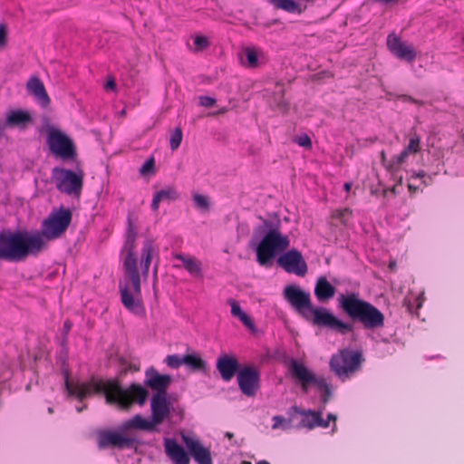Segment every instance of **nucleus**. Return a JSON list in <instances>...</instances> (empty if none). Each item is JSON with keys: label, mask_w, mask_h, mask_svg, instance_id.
<instances>
[{"label": "nucleus", "mask_w": 464, "mask_h": 464, "mask_svg": "<svg viewBox=\"0 0 464 464\" xmlns=\"http://www.w3.org/2000/svg\"><path fill=\"white\" fill-rule=\"evenodd\" d=\"M86 408H87V406H86V405H82V406L77 407V408H76V411H77L78 412H82V411L84 409H86Z\"/></svg>", "instance_id": "nucleus-53"}, {"label": "nucleus", "mask_w": 464, "mask_h": 464, "mask_svg": "<svg viewBox=\"0 0 464 464\" xmlns=\"http://www.w3.org/2000/svg\"><path fill=\"white\" fill-rule=\"evenodd\" d=\"M6 42V31L5 27H0V46H4Z\"/></svg>", "instance_id": "nucleus-46"}, {"label": "nucleus", "mask_w": 464, "mask_h": 464, "mask_svg": "<svg viewBox=\"0 0 464 464\" xmlns=\"http://www.w3.org/2000/svg\"><path fill=\"white\" fill-rule=\"evenodd\" d=\"M164 450L172 464H190L189 454L174 439H164Z\"/></svg>", "instance_id": "nucleus-18"}, {"label": "nucleus", "mask_w": 464, "mask_h": 464, "mask_svg": "<svg viewBox=\"0 0 464 464\" xmlns=\"http://www.w3.org/2000/svg\"><path fill=\"white\" fill-rule=\"evenodd\" d=\"M145 376V384L155 391L156 394L167 395L168 388L172 382L170 375L160 374L155 368L150 367L146 371Z\"/></svg>", "instance_id": "nucleus-16"}, {"label": "nucleus", "mask_w": 464, "mask_h": 464, "mask_svg": "<svg viewBox=\"0 0 464 464\" xmlns=\"http://www.w3.org/2000/svg\"><path fill=\"white\" fill-rule=\"evenodd\" d=\"M156 426L157 425L154 424V421L152 420H149L140 414L135 415L126 423L127 428H133L147 431L154 430L156 429Z\"/></svg>", "instance_id": "nucleus-32"}, {"label": "nucleus", "mask_w": 464, "mask_h": 464, "mask_svg": "<svg viewBox=\"0 0 464 464\" xmlns=\"http://www.w3.org/2000/svg\"><path fill=\"white\" fill-rule=\"evenodd\" d=\"M288 370L292 378L300 383L304 393L308 392L310 385L313 384L320 391L323 403L326 404L328 402L332 391L325 378L317 377L303 362L295 359L290 361Z\"/></svg>", "instance_id": "nucleus-6"}, {"label": "nucleus", "mask_w": 464, "mask_h": 464, "mask_svg": "<svg viewBox=\"0 0 464 464\" xmlns=\"http://www.w3.org/2000/svg\"><path fill=\"white\" fill-rule=\"evenodd\" d=\"M72 221V212L68 208H60L56 213L48 217L42 227L44 240H52L61 237L68 228Z\"/></svg>", "instance_id": "nucleus-11"}, {"label": "nucleus", "mask_w": 464, "mask_h": 464, "mask_svg": "<svg viewBox=\"0 0 464 464\" xmlns=\"http://www.w3.org/2000/svg\"><path fill=\"white\" fill-rule=\"evenodd\" d=\"M390 191H391L392 193L395 194V187L391 188H390Z\"/></svg>", "instance_id": "nucleus-60"}, {"label": "nucleus", "mask_w": 464, "mask_h": 464, "mask_svg": "<svg viewBox=\"0 0 464 464\" xmlns=\"http://www.w3.org/2000/svg\"><path fill=\"white\" fill-rule=\"evenodd\" d=\"M340 308L353 320L361 323L365 329H377L384 325V314L372 304L361 299L358 294L342 295Z\"/></svg>", "instance_id": "nucleus-4"}, {"label": "nucleus", "mask_w": 464, "mask_h": 464, "mask_svg": "<svg viewBox=\"0 0 464 464\" xmlns=\"http://www.w3.org/2000/svg\"><path fill=\"white\" fill-rule=\"evenodd\" d=\"M372 3H379L385 6H392L400 3H405L407 0H371Z\"/></svg>", "instance_id": "nucleus-45"}, {"label": "nucleus", "mask_w": 464, "mask_h": 464, "mask_svg": "<svg viewBox=\"0 0 464 464\" xmlns=\"http://www.w3.org/2000/svg\"><path fill=\"white\" fill-rule=\"evenodd\" d=\"M408 188L411 192H416L418 190V188L413 186L412 184H409Z\"/></svg>", "instance_id": "nucleus-52"}, {"label": "nucleus", "mask_w": 464, "mask_h": 464, "mask_svg": "<svg viewBox=\"0 0 464 464\" xmlns=\"http://www.w3.org/2000/svg\"><path fill=\"white\" fill-rule=\"evenodd\" d=\"M408 100L411 101L413 103H416V104H420L421 103L420 102H419V101H417V100H415V99H413L411 97H408Z\"/></svg>", "instance_id": "nucleus-54"}, {"label": "nucleus", "mask_w": 464, "mask_h": 464, "mask_svg": "<svg viewBox=\"0 0 464 464\" xmlns=\"http://www.w3.org/2000/svg\"><path fill=\"white\" fill-rule=\"evenodd\" d=\"M155 169V160L153 157H150L149 160L145 161L142 165L140 172L141 175H147L150 172H153Z\"/></svg>", "instance_id": "nucleus-41"}, {"label": "nucleus", "mask_w": 464, "mask_h": 464, "mask_svg": "<svg viewBox=\"0 0 464 464\" xmlns=\"http://www.w3.org/2000/svg\"><path fill=\"white\" fill-rule=\"evenodd\" d=\"M154 270H155V273H157V270H158V266H155Z\"/></svg>", "instance_id": "nucleus-64"}, {"label": "nucleus", "mask_w": 464, "mask_h": 464, "mask_svg": "<svg viewBox=\"0 0 464 464\" xmlns=\"http://www.w3.org/2000/svg\"><path fill=\"white\" fill-rule=\"evenodd\" d=\"M296 414L302 416L299 427L306 428L308 430H313L316 427L317 420H319V411H314L312 410H302L297 406H292L288 410V415L291 417H295Z\"/></svg>", "instance_id": "nucleus-24"}, {"label": "nucleus", "mask_w": 464, "mask_h": 464, "mask_svg": "<svg viewBox=\"0 0 464 464\" xmlns=\"http://www.w3.org/2000/svg\"><path fill=\"white\" fill-rule=\"evenodd\" d=\"M352 216V210L350 208L337 209L334 212L333 217L340 219L343 223L346 222V218Z\"/></svg>", "instance_id": "nucleus-42"}, {"label": "nucleus", "mask_w": 464, "mask_h": 464, "mask_svg": "<svg viewBox=\"0 0 464 464\" xmlns=\"http://www.w3.org/2000/svg\"><path fill=\"white\" fill-rule=\"evenodd\" d=\"M336 420H337V416L334 413H329L327 415V420H324L322 418V412L319 411V420H317L316 427H321V428L326 429L329 427L330 421L332 420L334 422L333 431L334 432L337 429L336 423H335Z\"/></svg>", "instance_id": "nucleus-36"}, {"label": "nucleus", "mask_w": 464, "mask_h": 464, "mask_svg": "<svg viewBox=\"0 0 464 464\" xmlns=\"http://www.w3.org/2000/svg\"><path fill=\"white\" fill-rule=\"evenodd\" d=\"M115 87H116V83H115L114 79L109 80L105 85V88L108 90H114Z\"/></svg>", "instance_id": "nucleus-48"}, {"label": "nucleus", "mask_w": 464, "mask_h": 464, "mask_svg": "<svg viewBox=\"0 0 464 464\" xmlns=\"http://www.w3.org/2000/svg\"><path fill=\"white\" fill-rule=\"evenodd\" d=\"M381 160H382V163L383 164V166L386 168V165L391 161L390 160H387V158H386V153L384 150H382L381 152Z\"/></svg>", "instance_id": "nucleus-49"}, {"label": "nucleus", "mask_w": 464, "mask_h": 464, "mask_svg": "<svg viewBox=\"0 0 464 464\" xmlns=\"http://www.w3.org/2000/svg\"><path fill=\"white\" fill-rule=\"evenodd\" d=\"M246 56L248 68H256L258 66V53L256 50L253 48H247L246 50Z\"/></svg>", "instance_id": "nucleus-37"}, {"label": "nucleus", "mask_w": 464, "mask_h": 464, "mask_svg": "<svg viewBox=\"0 0 464 464\" xmlns=\"http://www.w3.org/2000/svg\"><path fill=\"white\" fill-rule=\"evenodd\" d=\"M362 361L361 352L343 349L332 356L330 367L340 379L345 381L360 369Z\"/></svg>", "instance_id": "nucleus-8"}, {"label": "nucleus", "mask_w": 464, "mask_h": 464, "mask_svg": "<svg viewBox=\"0 0 464 464\" xmlns=\"http://www.w3.org/2000/svg\"><path fill=\"white\" fill-rule=\"evenodd\" d=\"M233 436H234V434H233V433H231V432H227V433H226V437H227V438H228V439H232V438H233Z\"/></svg>", "instance_id": "nucleus-57"}, {"label": "nucleus", "mask_w": 464, "mask_h": 464, "mask_svg": "<svg viewBox=\"0 0 464 464\" xmlns=\"http://www.w3.org/2000/svg\"><path fill=\"white\" fill-rule=\"evenodd\" d=\"M194 44L198 50H204L209 46V42L207 37L203 35H197L194 38Z\"/></svg>", "instance_id": "nucleus-43"}, {"label": "nucleus", "mask_w": 464, "mask_h": 464, "mask_svg": "<svg viewBox=\"0 0 464 464\" xmlns=\"http://www.w3.org/2000/svg\"><path fill=\"white\" fill-rule=\"evenodd\" d=\"M283 295L285 301L306 321L315 326L324 327L341 334L353 332L351 324L338 319L332 312L324 307L314 306L311 295L299 285H288L285 287Z\"/></svg>", "instance_id": "nucleus-2"}, {"label": "nucleus", "mask_w": 464, "mask_h": 464, "mask_svg": "<svg viewBox=\"0 0 464 464\" xmlns=\"http://www.w3.org/2000/svg\"><path fill=\"white\" fill-rule=\"evenodd\" d=\"M53 412V409L52 407L48 408V413L52 414Z\"/></svg>", "instance_id": "nucleus-59"}, {"label": "nucleus", "mask_w": 464, "mask_h": 464, "mask_svg": "<svg viewBox=\"0 0 464 464\" xmlns=\"http://www.w3.org/2000/svg\"><path fill=\"white\" fill-rule=\"evenodd\" d=\"M237 382L242 393L253 397L260 388V372L254 366H245L237 372Z\"/></svg>", "instance_id": "nucleus-13"}, {"label": "nucleus", "mask_w": 464, "mask_h": 464, "mask_svg": "<svg viewBox=\"0 0 464 464\" xmlns=\"http://www.w3.org/2000/svg\"><path fill=\"white\" fill-rule=\"evenodd\" d=\"M132 440L117 432L102 430L98 433V446L100 449L108 447L124 448L130 447Z\"/></svg>", "instance_id": "nucleus-19"}, {"label": "nucleus", "mask_w": 464, "mask_h": 464, "mask_svg": "<svg viewBox=\"0 0 464 464\" xmlns=\"http://www.w3.org/2000/svg\"><path fill=\"white\" fill-rule=\"evenodd\" d=\"M53 178L60 192L77 198L81 196L84 178L82 171L74 172L67 169L54 168Z\"/></svg>", "instance_id": "nucleus-9"}, {"label": "nucleus", "mask_w": 464, "mask_h": 464, "mask_svg": "<svg viewBox=\"0 0 464 464\" xmlns=\"http://www.w3.org/2000/svg\"><path fill=\"white\" fill-rule=\"evenodd\" d=\"M352 186H353L352 182H346L343 185V188L345 191L349 192L352 188Z\"/></svg>", "instance_id": "nucleus-51"}, {"label": "nucleus", "mask_w": 464, "mask_h": 464, "mask_svg": "<svg viewBox=\"0 0 464 464\" xmlns=\"http://www.w3.org/2000/svg\"><path fill=\"white\" fill-rule=\"evenodd\" d=\"M335 295V287L324 276L317 279L314 286V295L319 302H327Z\"/></svg>", "instance_id": "nucleus-27"}, {"label": "nucleus", "mask_w": 464, "mask_h": 464, "mask_svg": "<svg viewBox=\"0 0 464 464\" xmlns=\"http://www.w3.org/2000/svg\"><path fill=\"white\" fill-rule=\"evenodd\" d=\"M154 251L155 249L153 239L146 238L142 245L140 261L141 274L145 278L148 277Z\"/></svg>", "instance_id": "nucleus-26"}, {"label": "nucleus", "mask_w": 464, "mask_h": 464, "mask_svg": "<svg viewBox=\"0 0 464 464\" xmlns=\"http://www.w3.org/2000/svg\"><path fill=\"white\" fill-rule=\"evenodd\" d=\"M295 142H296L300 147H303L305 149L312 148V140L307 134H302V135L297 136L295 139Z\"/></svg>", "instance_id": "nucleus-40"}, {"label": "nucleus", "mask_w": 464, "mask_h": 464, "mask_svg": "<svg viewBox=\"0 0 464 464\" xmlns=\"http://www.w3.org/2000/svg\"><path fill=\"white\" fill-rule=\"evenodd\" d=\"M228 304L231 306V314L233 316L237 317L248 328H252L254 326L251 318L241 309L239 304L236 300L229 299Z\"/></svg>", "instance_id": "nucleus-33"}, {"label": "nucleus", "mask_w": 464, "mask_h": 464, "mask_svg": "<svg viewBox=\"0 0 464 464\" xmlns=\"http://www.w3.org/2000/svg\"><path fill=\"white\" fill-rule=\"evenodd\" d=\"M167 365L173 369H178L184 364L183 356L179 354L168 355L165 359Z\"/></svg>", "instance_id": "nucleus-39"}, {"label": "nucleus", "mask_w": 464, "mask_h": 464, "mask_svg": "<svg viewBox=\"0 0 464 464\" xmlns=\"http://www.w3.org/2000/svg\"><path fill=\"white\" fill-rule=\"evenodd\" d=\"M422 182L424 183L425 186L428 185V182L425 179H423Z\"/></svg>", "instance_id": "nucleus-62"}, {"label": "nucleus", "mask_w": 464, "mask_h": 464, "mask_svg": "<svg viewBox=\"0 0 464 464\" xmlns=\"http://www.w3.org/2000/svg\"><path fill=\"white\" fill-rule=\"evenodd\" d=\"M193 200L198 208L202 210H208L210 207L209 199L207 196L195 194L193 196Z\"/></svg>", "instance_id": "nucleus-38"}, {"label": "nucleus", "mask_w": 464, "mask_h": 464, "mask_svg": "<svg viewBox=\"0 0 464 464\" xmlns=\"http://www.w3.org/2000/svg\"><path fill=\"white\" fill-rule=\"evenodd\" d=\"M240 464H251V462L247 460H243Z\"/></svg>", "instance_id": "nucleus-61"}, {"label": "nucleus", "mask_w": 464, "mask_h": 464, "mask_svg": "<svg viewBox=\"0 0 464 464\" xmlns=\"http://www.w3.org/2000/svg\"><path fill=\"white\" fill-rule=\"evenodd\" d=\"M387 46L392 53L401 60L412 62L416 53L411 44L402 42L398 36L390 34L387 38Z\"/></svg>", "instance_id": "nucleus-17"}, {"label": "nucleus", "mask_w": 464, "mask_h": 464, "mask_svg": "<svg viewBox=\"0 0 464 464\" xmlns=\"http://www.w3.org/2000/svg\"><path fill=\"white\" fill-rule=\"evenodd\" d=\"M227 111V108H222V109H220V110L218 111V114H224V113H226Z\"/></svg>", "instance_id": "nucleus-55"}, {"label": "nucleus", "mask_w": 464, "mask_h": 464, "mask_svg": "<svg viewBox=\"0 0 464 464\" xmlns=\"http://www.w3.org/2000/svg\"><path fill=\"white\" fill-rule=\"evenodd\" d=\"M275 9L283 10L289 14H302L306 5H302L299 2L295 0H268Z\"/></svg>", "instance_id": "nucleus-30"}, {"label": "nucleus", "mask_w": 464, "mask_h": 464, "mask_svg": "<svg viewBox=\"0 0 464 464\" xmlns=\"http://www.w3.org/2000/svg\"><path fill=\"white\" fill-rule=\"evenodd\" d=\"M120 292L121 302L128 310H130L131 313L135 314H142L144 313L145 310L141 301L139 298L135 297L140 296V294H131L127 285H125L124 286L121 285ZM133 292L135 291L133 290Z\"/></svg>", "instance_id": "nucleus-22"}, {"label": "nucleus", "mask_w": 464, "mask_h": 464, "mask_svg": "<svg viewBox=\"0 0 464 464\" xmlns=\"http://www.w3.org/2000/svg\"><path fill=\"white\" fill-rule=\"evenodd\" d=\"M290 246V239L278 228L270 229L261 239L256 248V259L260 266H267L275 256L285 251Z\"/></svg>", "instance_id": "nucleus-7"}, {"label": "nucleus", "mask_w": 464, "mask_h": 464, "mask_svg": "<svg viewBox=\"0 0 464 464\" xmlns=\"http://www.w3.org/2000/svg\"><path fill=\"white\" fill-rule=\"evenodd\" d=\"M72 327V323L70 320H66L63 323V330H64L65 334H67L71 331Z\"/></svg>", "instance_id": "nucleus-47"}, {"label": "nucleus", "mask_w": 464, "mask_h": 464, "mask_svg": "<svg viewBox=\"0 0 464 464\" xmlns=\"http://www.w3.org/2000/svg\"><path fill=\"white\" fill-rule=\"evenodd\" d=\"M167 395L154 394L151 399V412L154 424L162 423L164 419L169 414Z\"/></svg>", "instance_id": "nucleus-21"}, {"label": "nucleus", "mask_w": 464, "mask_h": 464, "mask_svg": "<svg viewBox=\"0 0 464 464\" xmlns=\"http://www.w3.org/2000/svg\"><path fill=\"white\" fill-rule=\"evenodd\" d=\"M68 393L75 396L80 401L92 394H104L106 403L116 405L120 410L128 411L133 403L143 405L148 396V391L140 384L133 383L123 390L119 382L92 378L89 382L72 383L68 379L65 382Z\"/></svg>", "instance_id": "nucleus-1"}, {"label": "nucleus", "mask_w": 464, "mask_h": 464, "mask_svg": "<svg viewBox=\"0 0 464 464\" xmlns=\"http://www.w3.org/2000/svg\"><path fill=\"white\" fill-rule=\"evenodd\" d=\"M33 122L32 116L26 111H11L5 119V124L12 128L25 129Z\"/></svg>", "instance_id": "nucleus-25"}, {"label": "nucleus", "mask_w": 464, "mask_h": 464, "mask_svg": "<svg viewBox=\"0 0 464 464\" xmlns=\"http://www.w3.org/2000/svg\"><path fill=\"white\" fill-rule=\"evenodd\" d=\"M386 193H387V190H386V189H384V190H383V195L385 196V195H386Z\"/></svg>", "instance_id": "nucleus-63"}, {"label": "nucleus", "mask_w": 464, "mask_h": 464, "mask_svg": "<svg viewBox=\"0 0 464 464\" xmlns=\"http://www.w3.org/2000/svg\"><path fill=\"white\" fill-rule=\"evenodd\" d=\"M411 178L425 179L426 173L424 171H420V172L414 173Z\"/></svg>", "instance_id": "nucleus-50"}, {"label": "nucleus", "mask_w": 464, "mask_h": 464, "mask_svg": "<svg viewBox=\"0 0 464 464\" xmlns=\"http://www.w3.org/2000/svg\"><path fill=\"white\" fill-rule=\"evenodd\" d=\"M295 417H291L289 415V418L286 419L281 415H276L273 417L272 420H273V425H272V429L273 430H278V429H282V430H288L292 427V422L294 420Z\"/></svg>", "instance_id": "nucleus-34"}, {"label": "nucleus", "mask_w": 464, "mask_h": 464, "mask_svg": "<svg viewBox=\"0 0 464 464\" xmlns=\"http://www.w3.org/2000/svg\"><path fill=\"white\" fill-rule=\"evenodd\" d=\"M420 150V138L417 133H413L410 137L409 144L397 156L391 159L386 165V169L392 174H397L401 166L407 161L410 154H416Z\"/></svg>", "instance_id": "nucleus-15"}, {"label": "nucleus", "mask_w": 464, "mask_h": 464, "mask_svg": "<svg viewBox=\"0 0 464 464\" xmlns=\"http://www.w3.org/2000/svg\"><path fill=\"white\" fill-rule=\"evenodd\" d=\"M277 265L285 272L304 276L307 273V264L302 253L297 249H290L277 258Z\"/></svg>", "instance_id": "nucleus-12"}, {"label": "nucleus", "mask_w": 464, "mask_h": 464, "mask_svg": "<svg viewBox=\"0 0 464 464\" xmlns=\"http://www.w3.org/2000/svg\"><path fill=\"white\" fill-rule=\"evenodd\" d=\"M27 91L32 94L42 106L46 107L50 103L49 95L44 82L37 76L31 77L26 84Z\"/></svg>", "instance_id": "nucleus-23"}, {"label": "nucleus", "mask_w": 464, "mask_h": 464, "mask_svg": "<svg viewBox=\"0 0 464 464\" xmlns=\"http://www.w3.org/2000/svg\"><path fill=\"white\" fill-rule=\"evenodd\" d=\"M127 222L126 240L122 250L125 253L123 267L126 278L131 283L135 293L140 295L141 294L140 276L138 270V260L135 256L137 231L132 215L128 216Z\"/></svg>", "instance_id": "nucleus-5"}, {"label": "nucleus", "mask_w": 464, "mask_h": 464, "mask_svg": "<svg viewBox=\"0 0 464 464\" xmlns=\"http://www.w3.org/2000/svg\"><path fill=\"white\" fill-rule=\"evenodd\" d=\"M216 103V100L214 98L208 96H200L199 97V104L206 108H210Z\"/></svg>", "instance_id": "nucleus-44"}, {"label": "nucleus", "mask_w": 464, "mask_h": 464, "mask_svg": "<svg viewBox=\"0 0 464 464\" xmlns=\"http://www.w3.org/2000/svg\"><path fill=\"white\" fill-rule=\"evenodd\" d=\"M174 258L182 262L184 268L193 276H202V264L201 262L191 256H185L183 254H176Z\"/></svg>", "instance_id": "nucleus-29"}, {"label": "nucleus", "mask_w": 464, "mask_h": 464, "mask_svg": "<svg viewBox=\"0 0 464 464\" xmlns=\"http://www.w3.org/2000/svg\"><path fill=\"white\" fill-rule=\"evenodd\" d=\"M184 365L189 370L198 372H206L207 362L197 353H188L183 355Z\"/></svg>", "instance_id": "nucleus-31"}, {"label": "nucleus", "mask_w": 464, "mask_h": 464, "mask_svg": "<svg viewBox=\"0 0 464 464\" xmlns=\"http://www.w3.org/2000/svg\"><path fill=\"white\" fill-rule=\"evenodd\" d=\"M47 144L51 152L63 160H74L77 156L72 140L62 130L51 127L47 131Z\"/></svg>", "instance_id": "nucleus-10"}, {"label": "nucleus", "mask_w": 464, "mask_h": 464, "mask_svg": "<svg viewBox=\"0 0 464 464\" xmlns=\"http://www.w3.org/2000/svg\"><path fill=\"white\" fill-rule=\"evenodd\" d=\"M9 376H11V372H9V370L7 369V370L5 371V374L4 378H5V379H6V378H8Z\"/></svg>", "instance_id": "nucleus-56"}, {"label": "nucleus", "mask_w": 464, "mask_h": 464, "mask_svg": "<svg viewBox=\"0 0 464 464\" xmlns=\"http://www.w3.org/2000/svg\"><path fill=\"white\" fill-rule=\"evenodd\" d=\"M257 464H270V463L267 462L266 460H261Z\"/></svg>", "instance_id": "nucleus-58"}, {"label": "nucleus", "mask_w": 464, "mask_h": 464, "mask_svg": "<svg viewBox=\"0 0 464 464\" xmlns=\"http://www.w3.org/2000/svg\"><path fill=\"white\" fill-rule=\"evenodd\" d=\"M45 246L40 232L2 231L0 233V258L9 262H19L29 256H36Z\"/></svg>", "instance_id": "nucleus-3"}, {"label": "nucleus", "mask_w": 464, "mask_h": 464, "mask_svg": "<svg viewBox=\"0 0 464 464\" xmlns=\"http://www.w3.org/2000/svg\"><path fill=\"white\" fill-rule=\"evenodd\" d=\"M183 139L182 130L180 128H176L174 131L171 133L169 140V146L172 150H176L181 144Z\"/></svg>", "instance_id": "nucleus-35"}, {"label": "nucleus", "mask_w": 464, "mask_h": 464, "mask_svg": "<svg viewBox=\"0 0 464 464\" xmlns=\"http://www.w3.org/2000/svg\"><path fill=\"white\" fill-rule=\"evenodd\" d=\"M238 367V361L233 356L223 355L217 362V369L225 382H229L233 379L239 371Z\"/></svg>", "instance_id": "nucleus-20"}, {"label": "nucleus", "mask_w": 464, "mask_h": 464, "mask_svg": "<svg viewBox=\"0 0 464 464\" xmlns=\"http://www.w3.org/2000/svg\"><path fill=\"white\" fill-rule=\"evenodd\" d=\"M179 198V193L177 188L172 186L166 187L165 188L156 192L153 196L151 202V208L157 211L160 208V204L162 201H175Z\"/></svg>", "instance_id": "nucleus-28"}, {"label": "nucleus", "mask_w": 464, "mask_h": 464, "mask_svg": "<svg viewBox=\"0 0 464 464\" xmlns=\"http://www.w3.org/2000/svg\"><path fill=\"white\" fill-rule=\"evenodd\" d=\"M181 440L198 464H213L210 450L195 436L181 432Z\"/></svg>", "instance_id": "nucleus-14"}]
</instances>
